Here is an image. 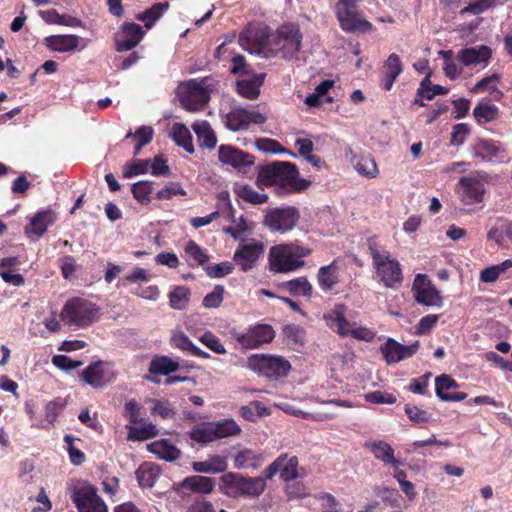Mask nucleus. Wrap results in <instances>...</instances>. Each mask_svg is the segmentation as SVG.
I'll list each match as a JSON object with an SVG mask.
<instances>
[{
  "instance_id": "nucleus-24",
  "label": "nucleus",
  "mask_w": 512,
  "mask_h": 512,
  "mask_svg": "<svg viewBox=\"0 0 512 512\" xmlns=\"http://www.w3.org/2000/svg\"><path fill=\"white\" fill-rule=\"evenodd\" d=\"M57 219L56 213L51 209L37 212L31 219L29 224L24 228L28 237H41L48 228L55 223Z\"/></svg>"
},
{
  "instance_id": "nucleus-12",
  "label": "nucleus",
  "mask_w": 512,
  "mask_h": 512,
  "mask_svg": "<svg viewBox=\"0 0 512 512\" xmlns=\"http://www.w3.org/2000/svg\"><path fill=\"white\" fill-rule=\"evenodd\" d=\"M233 335L241 348L252 350L272 342L275 331L268 324H257L250 326L243 332H235Z\"/></svg>"
},
{
  "instance_id": "nucleus-20",
  "label": "nucleus",
  "mask_w": 512,
  "mask_h": 512,
  "mask_svg": "<svg viewBox=\"0 0 512 512\" xmlns=\"http://www.w3.org/2000/svg\"><path fill=\"white\" fill-rule=\"evenodd\" d=\"M220 162L231 165L233 168L246 173L254 165V157L230 145H221L218 150Z\"/></svg>"
},
{
  "instance_id": "nucleus-9",
  "label": "nucleus",
  "mask_w": 512,
  "mask_h": 512,
  "mask_svg": "<svg viewBox=\"0 0 512 512\" xmlns=\"http://www.w3.org/2000/svg\"><path fill=\"white\" fill-rule=\"evenodd\" d=\"M302 33L297 25L285 24L278 28L270 41L271 51L280 54L282 58L296 59L300 51Z\"/></svg>"
},
{
  "instance_id": "nucleus-16",
  "label": "nucleus",
  "mask_w": 512,
  "mask_h": 512,
  "mask_svg": "<svg viewBox=\"0 0 512 512\" xmlns=\"http://www.w3.org/2000/svg\"><path fill=\"white\" fill-rule=\"evenodd\" d=\"M266 120L267 117L258 111L237 107L226 114L224 124L227 129L238 132L247 130L251 123L260 125Z\"/></svg>"
},
{
  "instance_id": "nucleus-33",
  "label": "nucleus",
  "mask_w": 512,
  "mask_h": 512,
  "mask_svg": "<svg viewBox=\"0 0 512 512\" xmlns=\"http://www.w3.org/2000/svg\"><path fill=\"white\" fill-rule=\"evenodd\" d=\"M472 155L482 161H490L500 152V147L491 140L479 139L471 147Z\"/></svg>"
},
{
  "instance_id": "nucleus-3",
  "label": "nucleus",
  "mask_w": 512,
  "mask_h": 512,
  "mask_svg": "<svg viewBox=\"0 0 512 512\" xmlns=\"http://www.w3.org/2000/svg\"><path fill=\"white\" fill-rule=\"evenodd\" d=\"M346 307L343 304H336L329 312L324 314L328 327L333 329L339 336H351L356 340L371 342L376 337V332L368 327L351 324L345 315Z\"/></svg>"
},
{
  "instance_id": "nucleus-61",
  "label": "nucleus",
  "mask_w": 512,
  "mask_h": 512,
  "mask_svg": "<svg viewBox=\"0 0 512 512\" xmlns=\"http://www.w3.org/2000/svg\"><path fill=\"white\" fill-rule=\"evenodd\" d=\"M404 411L408 418L415 423L428 422L431 419V415L427 411L411 404H406Z\"/></svg>"
},
{
  "instance_id": "nucleus-17",
  "label": "nucleus",
  "mask_w": 512,
  "mask_h": 512,
  "mask_svg": "<svg viewBox=\"0 0 512 512\" xmlns=\"http://www.w3.org/2000/svg\"><path fill=\"white\" fill-rule=\"evenodd\" d=\"M80 378L94 388H101L116 378V372L110 363L96 361L82 371Z\"/></svg>"
},
{
  "instance_id": "nucleus-45",
  "label": "nucleus",
  "mask_w": 512,
  "mask_h": 512,
  "mask_svg": "<svg viewBox=\"0 0 512 512\" xmlns=\"http://www.w3.org/2000/svg\"><path fill=\"white\" fill-rule=\"evenodd\" d=\"M237 195L244 201L252 204H263L267 202L268 195L256 191L250 185H238L235 189Z\"/></svg>"
},
{
  "instance_id": "nucleus-14",
  "label": "nucleus",
  "mask_w": 512,
  "mask_h": 512,
  "mask_svg": "<svg viewBox=\"0 0 512 512\" xmlns=\"http://www.w3.org/2000/svg\"><path fill=\"white\" fill-rule=\"evenodd\" d=\"M412 292L415 301L421 305L431 307H441L443 305V298L440 292L425 274L416 275Z\"/></svg>"
},
{
  "instance_id": "nucleus-32",
  "label": "nucleus",
  "mask_w": 512,
  "mask_h": 512,
  "mask_svg": "<svg viewBox=\"0 0 512 512\" xmlns=\"http://www.w3.org/2000/svg\"><path fill=\"white\" fill-rule=\"evenodd\" d=\"M179 363L168 356H155L149 365V372L154 375L167 376L179 370Z\"/></svg>"
},
{
  "instance_id": "nucleus-54",
  "label": "nucleus",
  "mask_w": 512,
  "mask_h": 512,
  "mask_svg": "<svg viewBox=\"0 0 512 512\" xmlns=\"http://www.w3.org/2000/svg\"><path fill=\"white\" fill-rule=\"evenodd\" d=\"M199 340L207 348H209L210 350H212L213 352H215L217 354H225L226 353V348L221 343L220 339L210 331H206L204 334H202L199 337Z\"/></svg>"
},
{
  "instance_id": "nucleus-34",
  "label": "nucleus",
  "mask_w": 512,
  "mask_h": 512,
  "mask_svg": "<svg viewBox=\"0 0 512 512\" xmlns=\"http://www.w3.org/2000/svg\"><path fill=\"white\" fill-rule=\"evenodd\" d=\"M317 280L323 291H331L339 281L336 262L333 261L331 264L321 267L318 270Z\"/></svg>"
},
{
  "instance_id": "nucleus-31",
  "label": "nucleus",
  "mask_w": 512,
  "mask_h": 512,
  "mask_svg": "<svg viewBox=\"0 0 512 512\" xmlns=\"http://www.w3.org/2000/svg\"><path fill=\"white\" fill-rule=\"evenodd\" d=\"M264 81V74L255 75L250 79L237 82V92L244 98L253 100L260 94V87Z\"/></svg>"
},
{
  "instance_id": "nucleus-36",
  "label": "nucleus",
  "mask_w": 512,
  "mask_h": 512,
  "mask_svg": "<svg viewBox=\"0 0 512 512\" xmlns=\"http://www.w3.org/2000/svg\"><path fill=\"white\" fill-rule=\"evenodd\" d=\"M261 463V455L251 449H243L234 456V467L237 469H256Z\"/></svg>"
},
{
  "instance_id": "nucleus-53",
  "label": "nucleus",
  "mask_w": 512,
  "mask_h": 512,
  "mask_svg": "<svg viewBox=\"0 0 512 512\" xmlns=\"http://www.w3.org/2000/svg\"><path fill=\"white\" fill-rule=\"evenodd\" d=\"M225 289L222 285H216L204 298L202 305L205 308H218L224 299Z\"/></svg>"
},
{
  "instance_id": "nucleus-56",
  "label": "nucleus",
  "mask_w": 512,
  "mask_h": 512,
  "mask_svg": "<svg viewBox=\"0 0 512 512\" xmlns=\"http://www.w3.org/2000/svg\"><path fill=\"white\" fill-rule=\"evenodd\" d=\"M403 67L400 57L392 53L389 55L383 66V74L392 75L398 77L402 73Z\"/></svg>"
},
{
  "instance_id": "nucleus-29",
  "label": "nucleus",
  "mask_w": 512,
  "mask_h": 512,
  "mask_svg": "<svg viewBox=\"0 0 512 512\" xmlns=\"http://www.w3.org/2000/svg\"><path fill=\"white\" fill-rule=\"evenodd\" d=\"M228 467L227 459L220 455L210 456L204 461L193 462L192 468L198 473H222Z\"/></svg>"
},
{
  "instance_id": "nucleus-6",
  "label": "nucleus",
  "mask_w": 512,
  "mask_h": 512,
  "mask_svg": "<svg viewBox=\"0 0 512 512\" xmlns=\"http://www.w3.org/2000/svg\"><path fill=\"white\" fill-rule=\"evenodd\" d=\"M212 90L209 79H191L181 83L177 88V96L181 106L190 112L201 110L210 99Z\"/></svg>"
},
{
  "instance_id": "nucleus-59",
  "label": "nucleus",
  "mask_w": 512,
  "mask_h": 512,
  "mask_svg": "<svg viewBox=\"0 0 512 512\" xmlns=\"http://www.w3.org/2000/svg\"><path fill=\"white\" fill-rule=\"evenodd\" d=\"M365 400L369 403L374 404H394L396 402V396L392 393H386L379 390L367 393Z\"/></svg>"
},
{
  "instance_id": "nucleus-15",
  "label": "nucleus",
  "mask_w": 512,
  "mask_h": 512,
  "mask_svg": "<svg viewBox=\"0 0 512 512\" xmlns=\"http://www.w3.org/2000/svg\"><path fill=\"white\" fill-rule=\"evenodd\" d=\"M487 177L486 173L477 172L459 180V193L464 204L471 205L482 201Z\"/></svg>"
},
{
  "instance_id": "nucleus-60",
  "label": "nucleus",
  "mask_w": 512,
  "mask_h": 512,
  "mask_svg": "<svg viewBox=\"0 0 512 512\" xmlns=\"http://www.w3.org/2000/svg\"><path fill=\"white\" fill-rule=\"evenodd\" d=\"M470 133V127L466 123H459L453 127V131L451 133L450 144L453 146L462 145L468 134Z\"/></svg>"
},
{
  "instance_id": "nucleus-21",
  "label": "nucleus",
  "mask_w": 512,
  "mask_h": 512,
  "mask_svg": "<svg viewBox=\"0 0 512 512\" xmlns=\"http://www.w3.org/2000/svg\"><path fill=\"white\" fill-rule=\"evenodd\" d=\"M145 31L139 24L125 22L115 37L116 50L125 52L135 48L143 39Z\"/></svg>"
},
{
  "instance_id": "nucleus-11",
  "label": "nucleus",
  "mask_w": 512,
  "mask_h": 512,
  "mask_svg": "<svg viewBox=\"0 0 512 512\" xmlns=\"http://www.w3.org/2000/svg\"><path fill=\"white\" fill-rule=\"evenodd\" d=\"M335 12L343 30L348 32H368L372 24L361 18L356 10V0H340Z\"/></svg>"
},
{
  "instance_id": "nucleus-35",
  "label": "nucleus",
  "mask_w": 512,
  "mask_h": 512,
  "mask_svg": "<svg viewBox=\"0 0 512 512\" xmlns=\"http://www.w3.org/2000/svg\"><path fill=\"white\" fill-rule=\"evenodd\" d=\"M139 485L143 488H151L160 476L158 466L151 463H144L135 472Z\"/></svg>"
},
{
  "instance_id": "nucleus-39",
  "label": "nucleus",
  "mask_w": 512,
  "mask_h": 512,
  "mask_svg": "<svg viewBox=\"0 0 512 512\" xmlns=\"http://www.w3.org/2000/svg\"><path fill=\"white\" fill-rule=\"evenodd\" d=\"M169 3H155L149 9L137 14L136 19L144 22L147 29H151L155 22L168 10Z\"/></svg>"
},
{
  "instance_id": "nucleus-49",
  "label": "nucleus",
  "mask_w": 512,
  "mask_h": 512,
  "mask_svg": "<svg viewBox=\"0 0 512 512\" xmlns=\"http://www.w3.org/2000/svg\"><path fill=\"white\" fill-rule=\"evenodd\" d=\"M185 253L191 266L203 265L208 261V256L204 250L193 240H190L185 247Z\"/></svg>"
},
{
  "instance_id": "nucleus-22",
  "label": "nucleus",
  "mask_w": 512,
  "mask_h": 512,
  "mask_svg": "<svg viewBox=\"0 0 512 512\" xmlns=\"http://www.w3.org/2000/svg\"><path fill=\"white\" fill-rule=\"evenodd\" d=\"M264 252L260 242H250L240 245L234 253L233 260L243 272L251 270Z\"/></svg>"
},
{
  "instance_id": "nucleus-47",
  "label": "nucleus",
  "mask_w": 512,
  "mask_h": 512,
  "mask_svg": "<svg viewBox=\"0 0 512 512\" xmlns=\"http://www.w3.org/2000/svg\"><path fill=\"white\" fill-rule=\"evenodd\" d=\"M151 414L162 419H172L176 415L175 407L168 400L150 399Z\"/></svg>"
},
{
  "instance_id": "nucleus-48",
  "label": "nucleus",
  "mask_w": 512,
  "mask_h": 512,
  "mask_svg": "<svg viewBox=\"0 0 512 512\" xmlns=\"http://www.w3.org/2000/svg\"><path fill=\"white\" fill-rule=\"evenodd\" d=\"M448 93V89L441 85H432L430 82V74H428L420 83L417 96L431 100L436 95H444Z\"/></svg>"
},
{
  "instance_id": "nucleus-2",
  "label": "nucleus",
  "mask_w": 512,
  "mask_h": 512,
  "mask_svg": "<svg viewBox=\"0 0 512 512\" xmlns=\"http://www.w3.org/2000/svg\"><path fill=\"white\" fill-rule=\"evenodd\" d=\"M310 253L309 248L294 243L272 246L268 254L269 269L274 273L297 271L305 265L303 258Z\"/></svg>"
},
{
  "instance_id": "nucleus-52",
  "label": "nucleus",
  "mask_w": 512,
  "mask_h": 512,
  "mask_svg": "<svg viewBox=\"0 0 512 512\" xmlns=\"http://www.w3.org/2000/svg\"><path fill=\"white\" fill-rule=\"evenodd\" d=\"M153 190V183L150 181H139L132 186V193L136 200L142 204L150 202V194Z\"/></svg>"
},
{
  "instance_id": "nucleus-8",
  "label": "nucleus",
  "mask_w": 512,
  "mask_h": 512,
  "mask_svg": "<svg viewBox=\"0 0 512 512\" xmlns=\"http://www.w3.org/2000/svg\"><path fill=\"white\" fill-rule=\"evenodd\" d=\"M247 366L253 372L270 380L286 377L291 369L288 360L272 354H253L248 357Z\"/></svg>"
},
{
  "instance_id": "nucleus-50",
  "label": "nucleus",
  "mask_w": 512,
  "mask_h": 512,
  "mask_svg": "<svg viewBox=\"0 0 512 512\" xmlns=\"http://www.w3.org/2000/svg\"><path fill=\"white\" fill-rule=\"evenodd\" d=\"M458 387L459 384L447 374H442L435 379V392L441 401L443 396L450 394L447 391L457 389Z\"/></svg>"
},
{
  "instance_id": "nucleus-40",
  "label": "nucleus",
  "mask_w": 512,
  "mask_h": 512,
  "mask_svg": "<svg viewBox=\"0 0 512 512\" xmlns=\"http://www.w3.org/2000/svg\"><path fill=\"white\" fill-rule=\"evenodd\" d=\"M216 440L237 436L241 432L240 426L232 418L212 422Z\"/></svg>"
},
{
  "instance_id": "nucleus-27",
  "label": "nucleus",
  "mask_w": 512,
  "mask_h": 512,
  "mask_svg": "<svg viewBox=\"0 0 512 512\" xmlns=\"http://www.w3.org/2000/svg\"><path fill=\"white\" fill-rule=\"evenodd\" d=\"M148 451L155 454L159 459L165 461H174L180 458V450L167 439H160L151 442L147 446Z\"/></svg>"
},
{
  "instance_id": "nucleus-63",
  "label": "nucleus",
  "mask_w": 512,
  "mask_h": 512,
  "mask_svg": "<svg viewBox=\"0 0 512 512\" xmlns=\"http://www.w3.org/2000/svg\"><path fill=\"white\" fill-rule=\"evenodd\" d=\"M150 166L148 160H138L134 163L127 164L123 172L124 177L131 178L140 174H145Z\"/></svg>"
},
{
  "instance_id": "nucleus-41",
  "label": "nucleus",
  "mask_w": 512,
  "mask_h": 512,
  "mask_svg": "<svg viewBox=\"0 0 512 512\" xmlns=\"http://www.w3.org/2000/svg\"><path fill=\"white\" fill-rule=\"evenodd\" d=\"M40 16L48 24H58L68 27L82 26V22L78 18L59 14L56 10L40 11Z\"/></svg>"
},
{
  "instance_id": "nucleus-37",
  "label": "nucleus",
  "mask_w": 512,
  "mask_h": 512,
  "mask_svg": "<svg viewBox=\"0 0 512 512\" xmlns=\"http://www.w3.org/2000/svg\"><path fill=\"white\" fill-rule=\"evenodd\" d=\"M182 486L193 492L209 494L215 487V481L210 477L196 475L185 478Z\"/></svg>"
},
{
  "instance_id": "nucleus-55",
  "label": "nucleus",
  "mask_w": 512,
  "mask_h": 512,
  "mask_svg": "<svg viewBox=\"0 0 512 512\" xmlns=\"http://www.w3.org/2000/svg\"><path fill=\"white\" fill-rule=\"evenodd\" d=\"M234 265L232 262L224 261L205 267L207 275L211 278H221L232 273Z\"/></svg>"
},
{
  "instance_id": "nucleus-64",
  "label": "nucleus",
  "mask_w": 512,
  "mask_h": 512,
  "mask_svg": "<svg viewBox=\"0 0 512 512\" xmlns=\"http://www.w3.org/2000/svg\"><path fill=\"white\" fill-rule=\"evenodd\" d=\"M438 322V315L429 314L420 319L416 325V334L424 335L428 333Z\"/></svg>"
},
{
  "instance_id": "nucleus-4",
  "label": "nucleus",
  "mask_w": 512,
  "mask_h": 512,
  "mask_svg": "<svg viewBox=\"0 0 512 512\" xmlns=\"http://www.w3.org/2000/svg\"><path fill=\"white\" fill-rule=\"evenodd\" d=\"M266 477H244L228 472L221 477V490L229 497H259L266 488Z\"/></svg>"
},
{
  "instance_id": "nucleus-18",
  "label": "nucleus",
  "mask_w": 512,
  "mask_h": 512,
  "mask_svg": "<svg viewBox=\"0 0 512 512\" xmlns=\"http://www.w3.org/2000/svg\"><path fill=\"white\" fill-rule=\"evenodd\" d=\"M420 347V342L415 341L410 345H403L393 338H388L381 345L380 351L387 364H395L415 355Z\"/></svg>"
},
{
  "instance_id": "nucleus-57",
  "label": "nucleus",
  "mask_w": 512,
  "mask_h": 512,
  "mask_svg": "<svg viewBox=\"0 0 512 512\" xmlns=\"http://www.w3.org/2000/svg\"><path fill=\"white\" fill-rule=\"evenodd\" d=\"M495 2L496 0H475L474 2H471L468 6L463 8L460 11V13L462 15L467 13L478 15L488 10L489 8L493 7Z\"/></svg>"
},
{
  "instance_id": "nucleus-28",
  "label": "nucleus",
  "mask_w": 512,
  "mask_h": 512,
  "mask_svg": "<svg viewBox=\"0 0 512 512\" xmlns=\"http://www.w3.org/2000/svg\"><path fill=\"white\" fill-rule=\"evenodd\" d=\"M66 403L62 399L50 401L45 406V421H37L31 424L38 429H49L55 425L58 415L64 409Z\"/></svg>"
},
{
  "instance_id": "nucleus-58",
  "label": "nucleus",
  "mask_w": 512,
  "mask_h": 512,
  "mask_svg": "<svg viewBox=\"0 0 512 512\" xmlns=\"http://www.w3.org/2000/svg\"><path fill=\"white\" fill-rule=\"evenodd\" d=\"M498 80L499 77L497 74H492L490 76L484 77L475 84L472 91L474 93H478L480 91H487L490 94H492L494 91L497 90Z\"/></svg>"
},
{
  "instance_id": "nucleus-30",
  "label": "nucleus",
  "mask_w": 512,
  "mask_h": 512,
  "mask_svg": "<svg viewBox=\"0 0 512 512\" xmlns=\"http://www.w3.org/2000/svg\"><path fill=\"white\" fill-rule=\"evenodd\" d=\"M192 128L201 147L207 148L209 150H212L216 147V134L207 121H196L192 125Z\"/></svg>"
},
{
  "instance_id": "nucleus-10",
  "label": "nucleus",
  "mask_w": 512,
  "mask_h": 512,
  "mask_svg": "<svg viewBox=\"0 0 512 512\" xmlns=\"http://www.w3.org/2000/svg\"><path fill=\"white\" fill-rule=\"evenodd\" d=\"M300 213L294 206H283L270 209L264 216L263 223L271 232L285 234L298 223Z\"/></svg>"
},
{
  "instance_id": "nucleus-1",
  "label": "nucleus",
  "mask_w": 512,
  "mask_h": 512,
  "mask_svg": "<svg viewBox=\"0 0 512 512\" xmlns=\"http://www.w3.org/2000/svg\"><path fill=\"white\" fill-rule=\"evenodd\" d=\"M258 181L265 185H279L288 192H300L308 188L310 182L299 178L295 164L287 161H273L258 172Z\"/></svg>"
},
{
  "instance_id": "nucleus-5",
  "label": "nucleus",
  "mask_w": 512,
  "mask_h": 512,
  "mask_svg": "<svg viewBox=\"0 0 512 512\" xmlns=\"http://www.w3.org/2000/svg\"><path fill=\"white\" fill-rule=\"evenodd\" d=\"M373 266L380 281L387 288H397L403 281L402 269L398 260L389 251L369 245Z\"/></svg>"
},
{
  "instance_id": "nucleus-19",
  "label": "nucleus",
  "mask_w": 512,
  "mask_h": 512,
  "mask_svg": "<svg viewBox=\"0 0 512 512\" xmlns=\"http://www.w3.org/2000/svg\"><path fill=\"white\" fill-rule=\"evenodd\" d=\"M297 467L296 456L288 457L287 454H282L265 469L264 474L266 479L270 480L279 473L280 478L287 482L298 478Z\"/></svg>"
},
{
  "instance_id": "nucleus-44",
  "label": "nucleus",
  "mask_w": 512,
  "mask_h": 512,
  "mask_svg": "<svg viewBox=\"0 0 512 512\" xmlns=\"http://www.w3.org/2000/svg\"><path fill=\"white\" fill-rule=\"evenodd\" d=\"M190 300V289L186 286H177L169 293V303L173 309H186Z\"/></svg>"
},
{
  "instance_id": "nucleus-38",
  "label": "nucleus",
  "mask_w": 512,
  "mask_h": 512,
  "mask_svg": "<svg viewBox=\"0 0 512 512\" xmlns=\"http://www.w3.org/2000/svg\"><path fill=\"white\" fill-rule=\"evenodd\" d=\"M171 138L173 141L184 148V150L190 154L194 153V145L192 141V136L189 129L181 123H176L173 125L171 130Z\"/></svg>"
},
{
  "instance_id": "nucleus-42",
  "label": "nucleus",
  "mask_w": 512,
  "mask_h": 512,
  "mask_svg": "<svg viewBox=\"0 0 512 512\" xmlns=\"http://www.w3.org/2000/svg\"><path fill=\"white\" fill-rule=\"evenodd\" d=\"M281 287L293 296H307L312 294V285L306 277H298L282 283Z\"/></svg>"
},
{
  "instance_id": "nucleus-43",
  "label": "nucleus",
  "mask_w": 512,
  "mask_h": 512,
  "mask_svg": "<svg viewBox=\"0 0 512 512\" xmlns=\"http://www.w3.org/2000/svg\"><path fill=\"white\" fill-rule=\"evenodd\" d=\"M188 434L190 439L197 443L207 444L216 441L212 422L197 425Z\"/></svg>"
},
{
  "instance_id": "nucleus-7",
  "label": "nucleus",
  "mask_w": 512,
  "mask_h": 512,
  "mask_svg": "<svg viewBox=\"0 0 512 512\" xmlns=\"http://www.w3.org/2000/svg\"><path fill=\"white\" fill-rule=\"evenodd\" d=\"M99 308L96 304L82 298L67 301L61 311V319L69 325L85 328L98 319Z\"/></svg>"
},
{
  "instance_id": "nucleus-46",
  "label": "nucleus",
  "mask_w": 512,
  "mask_h": 512,
  "mask_svg": "<svg viewBox=\"0 0 512 512\" xmlns=\"http://www.w3.org/2000/svg\"><path fill=\"white\" fill-rule=\"evenodd\" d=\"M475 119L480 124H486L495 120L498 116V108L491 103H479L473 110Z\"/></svg>"
},
{
  "instance_id": "nucleus-26",
  "label": "nucleus",
  "mask_w": 512,
  "mask_h": 512,
  "mask_svg": "<svg viewBox=\"0 0 512 512\" xmlns=\"http://www.w3.org/2000/svg\"><path fill=\"white\" fill-rule=\"evenodd\" d=\"M490 57L491 50L485 45L462 49L457 55L458 61L464 66L486 63Z\"/></svg>"
},
{
  "instance_id": "nucleus-51",
  "label": "nucleus",
  "mask_w": 512,
  "mask_h": 512,
  "mask_svg": "<svg viewBox=\"0 0 512 512\" xmlns=\"http://www.w3.org/2000/svg\"><path fill=\"white\" fill-rule=\"evenodd\" d=\"M355 170L362 176L374 178L378 174V168L374 159L361 157L354 162Z\"/></svg>"
},
{
  "instance_id": "nucleus-13",
  "label": "nucleus",
  "mask_w": 512,
  "mask_h": 512,
  "mask_svg": "<svg viewBox=\"0 0 512 512\" xmlns=\"http://www.w3.org/2000/svg\"><path fill=\"white\" fill-rule=\"evenodd\" d=\"M71 499L79 512H108L106 504L97 495L96 489L90 485L74 487Z\"/></svg>"
},
{
  "instance_id": "nucleus-23",
  "label": "nucleus",
  "mask_w": 512,
  "mask_h": 512,
  "mask_svg": "<svg viewBox=\"0 0 512 512\" xmlns=\"http://www.w3.org/2000/svg\"><path fill=\"white\" fill-rule=\"evenodd\" d=\"M46 46L59 53L83 50L88 45V40L74 34L51 35L45 38Z\"/></svg>"
},
{
  "instance_id": "nucleus-62",
  "label": "nucleus",
  "mask_w": 512,
  "mask_h": 512,
  "mask_svg": "<svg viewBox=\"0 0 512 512\" xmlns=\"http://www.w3.org/2000/svg\"><path fill=\"white\" fill-rule=\"evenodd\" d=\"M52 363L59 369L70 371L83 365L82 361L73 360L66 355H55L52 357Z\"/></svg>"
},
{
  "instance_id": "nucleus-25",
  "label": "nucleus",
  "mask_w": 512,
  "mask_h": 512,
  "mask_svg": "<svg viewBox=\"0 0 512 512\" xmlns=\"http://www.w3.org/2000/svg\"><path fill=\"white\" fill-rule=\"evenodd\" d=\"M365 447L371 451L377 460L384 464H390L396 469L403 465L402 461L394 457V449L392 446L385 441H368L365 443Z\"/></svg>"
}]
</instances>
